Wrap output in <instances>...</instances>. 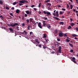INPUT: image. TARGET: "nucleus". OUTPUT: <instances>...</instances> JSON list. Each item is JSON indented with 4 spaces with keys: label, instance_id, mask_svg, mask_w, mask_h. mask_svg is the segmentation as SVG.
I'll return each mask as SVG.
<instances>
[{
    "label": "nucleus",
    "instance_id": "nucleus-1",
    "mask_svg": "<svg viewBox=\"0 0 78 78\" xmlns=\"http://www.w3.org/2000/svg\"><path fill=\"white\" fill-rule=\"evenodd\" d=\"M19 25V23H14L13 24H8V26H9L10 27H14L17 25Z\"/></svg>",
    "mask_w": 78,
    "mask_h": 78
},
{
    "label": "nucleus",
    "instance_id": "nucleus-2",
    "mask_svg": "<svg viewBox=\"0 0 78 78\" xmlns=\"http://www.w3.org/2000/svg\"><path fill=\"white\" fill-rule=\"evenodd\" d=\"M19 2L20 3H23V4H24L25 3H27L28 2L26 0H22V1H20Z\"/></svg>",
    "mask_w": 78,
    "mask_h": 78
},
{
    "label": "nucleus",
    "instance_id": "nucleus-3",
    "mask_svg": "<svg viewBox=\"0 0 78 78\" xmlns=\"http://www.w3.org/2000/svg\"><path fill=\"white\" fill-rule=\"evenodd\" d=\"M43 11L44 14H47L48 15H50L51 14V13H50V12H46L45 11Z\"/></svg>",
    "mask_w": 78,
    "mask_h": 78
},
{
    "label": "nucleus",
    "instance_id": "nucleus-4",
    "mask_svg": "<svg viewBox=\"0 0 78 78\" xmlns=\"http://www.w3.org/2000/svg\"><path fill=\"white\" fill-rule=\"evenodd\" d=\"M61 49H62V48H61V46H60L59 47V50H58V53H61Z\"/></svg>",
    "mask_w": 78,
    "mask_h": 78
},
{
    "label": "nucleus",
    "instance_id": "nucleus-5",
    "mask_svg": "<svg viewBox=\"0 0 78 78\" xmlns=\"http://www.w3.org/2000/svg\"><path fill=\"white\" fill-rule=\"evenodd\" d=\"M38 27H39L41 29H42V27L41 26V23H39L38 25Z\"/></svg>",
    "mask_w": 78,
    "mask_h": 78
},
{
    "label": "nucleus",
    "instance_id": "nucleus-6",
    "mask_svg": "<svg viewBox=\"0 0 78 78\" xmlns=\"http://www.w3.org/2000/svg\"><path fill=\"white\" fill-rule=\"evenodd\" d=\"M21 34L23 35V34L24 35V34H27V32H26V31L24 30L23 32L21 33Z\"/></svg>",
    "mask_w": 78,
    "mask_h": 78
},
{
    "label": "nucleus",
    "instance_id": "nucleus-7",
    "mask_svg": "<svg viewBox=\"0 0 78 78\" xmlns=\"http://www.w3.org/2000/svg\"><path fill=\"white\" fill-rule=\"evenodd\" d=\"M56 16L57 17H59V12H58V11H56Z\"/></svg>",
    "mask_w": 78,
    "mask_h": 78
},
{
    "label": "nucleus",
    "instance_id": "nucleus-8",
    "mask_svg": "<svg viewBox=\"0 0 78 78\" xmlns=\"http://www.w3.org/2000/svg\"><path fill=\"white\" fill-rule=\"evenodd\" d=\"M26 12L27 13V14H30L31 15V12H30L29 11H27Z\"/></svg>",
    "mask_w": 78,
    "mask_h": 78
},
{
    "label": "nucleus",
    "instance_id": "nucleus-9",
    "mask_svg": "<svg viewBox=\"0 0 78 78\" xmlns=\"http://www.w3.org/2000/svg\"><path fill=\"white\" fill-rule=\"evenodd\" d=\"M20 12V11L18 9H16V13H17V14H19V12Z\"/></svg>",
    "mask_w": 78,
    "mask_h": 78
},
{
    "label": "nucleus",
    "instance_id": "nucleus-10",
    "mask_svg": "<svg viewBox=\"0 0 78 78\" xmlns=\"http://www.w3.org/2000/svg\"><path fill=\"white\" fill-rule=\"evenodd\" d=\"M34 41L37 43V44H40V42H39V40L37 39H36L34 40Z\"/></svg>",
    "mask_w": 78,
    "mask_h": 78
},
{
    "label": "nucleus",
    "instance_id": "nucleus-11",
    "mask_svg": "<svg viewBox=\"0 0 78 78\" xmlns=\"http://www.w3.org/2000/svg\"><path fill=\"white\" fill-rule=\"evenodd\" d=\"M63 33H59V36H60V37H62L63 36Z\"/></svg>",
    "mask_w": 78,
    "mask_h": 78
},
{
    "label": "nucleus",
    "instance_id": "nucleus-12",
    "mask_svg": "<svg viewBox=\"0 0 78 78\" xmlns=\"http://www.w3.org/2000/svg\"><path fill=\"white\" fill-rule=\"evenodd\" d=\"M9 30L11 32H12V33H14V31H14V30L12 29V28H9Z\"/></svg>",
    "mask_w": 78,
    "mask_h": 78
},
{
    "label": "nucleus",
    "instance_id": "nucleus-13",
    "mask_svg": "<svg viewBox=\"0 0 78 78\" xmlns=\"http://www.w3.org/2000/svg\"><path fill=\"white\" fill-rule=\"evenodd\" d=\"M46 27L48 28H51V26L49 24H47Z\"/></svg>",
    "mask_w": 78,
    "mask_h": 78
},
{
    "label": "nucleus",
    "instance_id": "nucleus-14",
    "mask_svg": "<svg viewBox=\"0 0 78 78\" xmlns=\"http://www.w3.org/2000/svg\"><path fill=\"white\" fill-rule=\"evenodd\" d=\"M43 37L44 38H47V34H43Z\"/></svg>",
    "mask_w": 78,
    "mask_h": 78
},
{
    "label": "nucleus",
    "instance_id": "nucleus-15",
    "mask_svg": "<svg viewBox=\"0 0 78 78\" xmlns=\"http://www.w3.org/2000/svg\"><path fill=\"white\" fill-rule=\"evenodd\" d=\"M47 25V24L46 23H43V27H46V26Z\"/></svg>",
    "mask_w": 78,
    "mask_h": 78
},
{
    "label": "nucleus",
    "instance_id": "nucleus-16",
    "mask_svg": "<svg viewBox=\"0 0 78 78\" xmlns=\"http://www.w3.org/2000/svg\"><path fill=\"white\" fill-rule=\"evenodd\" d=\"M31 27V25H28V27H27L28 30H30Z\"/></svg>",
    "mask_w": 78,
    "mask_h": 78
},
{
    "label": "nucleus",
    "instance_id": "nucleus-17",
    "mask_svg": "<svg viewBox=\"0 0 78 78\" xmlns=\"http://www.w3.org/2000/svg\"><path fill=\"white\" fill-rule=\"evenodd\" d=\"M69 45H70V46H71V47H72V48H73V44H72L71 43H69Z\"/></svg>",
    "mask_w": 78,
    "mask_h": 78
},
{
    "label": "nucleus",
    "instance_id": "nucleus-18",
    "mask_svg": "<svg viewBox=\"0 0 78 78\" xmlns=\"http://www.w3.org/2000/svg\"><path fill=\"white\" fill-rule=\"evenodd\" d=\"M17 3H18V2H15L13 3L12 5H16Z\"/></svg>",
    "mask_w": 78,
    "mask_h": 78
},
{
    "label": "nucleus",
    "instance_id": "nucleus-19",
    "mask_svg": "<svg viewBox=\"0 0 78 78\" xmlns=\"http://www.w3.org/2000/svg\"><path fill=\"white\" fill-rule=\"evenodd\" d=\"M72 36H73V37H76V36H78L76 34H74L72 35Z\"/></svg>",
    "mask_w": 78,
    "mask_h": 78
},
{
    "label": "nucleus",
    "instance_id": "nucleus-20",
    "mask_svg": "<svg viewBox=\"0 0 78 78\" xmlns=\"http://www.w3.org/2000/svg\"><path fill=\"white\" fill-rule=\"evenodd\" d=\"M59 24H60V25H64V22H60L59 23Z\"/></svg>",
    "mask_w": 78,
    "mask_h": 78
},
{
    "label": "nucleus",
    "instance_id": "nucleus-21",
    "mask_svg": "<svg viewBox=\"0 0 78 78\" xmlns=\"http://www.w3.org/2000/svg\"><path fill=\"white\" fill-rule=\"evenodd\" d=\"M66 34H63V35L64 36V37H67V35H66Z\"/></svg>",
    "mask_w": 78,
    "mask_h": 78
},
{
    "label": "nucleus",
    "instance_id": "nucleus-22",
    "mask_svg": "<svg viewBox=\"0 0 78 78\" xmlns=\"http://www.w3.org/2000/svg\"><path fill=\"white\" fill-rule=\"evenodd\" d=\"M59 14L60 15H62V14H63L62 12L61 11H60Z\"/></svg>",
    "mask_w": 78,
    "mask_h": 78
},
{
    "label": "nucleus",
    "instance_id": "nucleus-23",
    "mask_svg": "<svg viewBox=\"0 0 78 78\" xmlns=\"http://www.w3.org/2000/svg\"><path fill=\"white\" fill-rule=\"evenodd\" d=\"M71 25L72 27H73V26L75 25V24H74V23H72L71 24Z\"/></svg>",
    "mask_w": 78,
    "mask_h": 78
},
{
    "label": "nucleus",
    "instance_id": "nucleus-24",
    "mask_svg": "<svg viewBox=\"0 0 78 78\" xmlns=\"http://www.w3.org/2000/svg\"><path fill=\"white\" fill-rule=\"evenodd\" d=\"M47 6H51V4H50L48 3L47 4Z\"/></svg>",
    "mask_w": 78,
    "mask_h": 78
},
{
    "label": "nucleus",
    "instance_id": "nucleus-25",
    "mask_svg": "<svg viewBox=\"0 0 78 78\" xmlns=\"http://www.w3.org/2000/svg\"><path fill=\"white\" fill-rule=\"evenodd\" d=\"M50 2V0H46L45 1V2L46 3H48V2Z\"/></svg>",
    "mask_w": 78,
    "mask_h": 78
},
{
    "label": "nucleus",
    "instance_id": "nucleus-26",
    "mask_svg": "<svg viewBox=\"0 0 78 78\" xmlns=\"http://www.w3.org/2000/svg\"><path fill=\"white\" fill-rule=\"evenodd\" d=\"M70 7L71 9H72V8H73V5H70Z\"/></svg>",
    "mask_w": 78,
    "mask_h": 78
},
{
    "label": "nucleus",
    "instance_id": "nucleus-27",
    "mask_svg": "<svg viewBox=\"0 0 78 78\" xmlns=\"http://www.w3.org/2000/svg\"><path fill=\"white\" fill-rule=\"evenodd\" d=\"M43 48H44V50H45V49H46V48H47V47L45 46H44V45L43 46Z\"/></svg>",
    "mask_w": 78,
    "mask_h": 78
},
{
    "label": "nucleus",
    "instance_id": "nucleus-28",
    "mask_svg": "<svg viewBox=\"0 0 78 78\" xmlns=\"http://www.w3.org/2000/svg\"><path fill=\"white\" fill-rule=\"evenodd\" d=\"M54 19H55L57 20H59V18H57V17H55Z\"/></svg>",
    "mask_w": 78,
    "mask_h": 78
},
{
    "label": "nucleus",
    "instance_id": "nucleus-29",
    "mask_svg": "<svg viewBox=\"0 0 78 78\" xmlns=\"http://www.w3.org/2000/svg\"><path fill=\"white\" fill-rule=\"evenodd\" d=\"M71 61H73V62H74L75 64H77V63L76 62V61H75V60H71Z\"/></svg>",
    "mask_w": 78,
    "mask_h": 78
},
{
    "label": "nucleus",
    "instance_id": "nucleus-30",
    "mask_svg": "<svg viewBox=\"0 0 78 78\" xmlns=\"http://www.w3.org/2000/svg\"><path fill=\"white\" fill-rule=\"evenodd\" d=\"M0 4L1 5H3V2L2 0H0Z\"/></svg>",
    "mask_w": 78,
    "mask_h": 78
},
{
    "label": "nucleus",
    "instance_id": "nucleus-31",
    "mask_svg": "<svg viewBox=\"0 0 78 78\" xmlns=\"http://www.w3.org/2000/svg\"><path fill=\"white\" fill-rule=\"evenodd\" d=\"M27 23H30V21H29V20L27 19L26 20Z\"/></svg>",
    "mask_w": 78,
    "mask_h": 78
},
{
    "label": "nucleus",
    "instance_id": "nucleus-32",
    "mask_svg": "<svg viewBox=\"0 0 78 78\" xmlns=\"http://www.w3.org/2000/svg\"><path fill=\"white\" fill-rule=\"evenodd\" d=\"M41 5V3H40L39 4V5H38L39 8H40Z\"/></svg>",
    "mask_w": 78,
    "mask_h": 78
},
{
    "label": "nucleus",
    "instance_id": "nucleus-33",
    "mask_svg": "<svg viewBox=\"0 0 78 78\" xmlns=\"http://www.w3.org/2000/svg\"><path fill=\"white\" fill-rule=\"evenodd\" d=\"M73 60H75V58L73 57L72 59H71V61H73Z\"/></svg>",
    "mask_w": 78,
    "mask_h": 78
},
{
    "label": "nucleus",
    "instance_id": "nucleus-34",
    "mask_svg": "<svg viewBox=\"0 0 78 78\" xmlns=\"http://www.w3.org/2000/svg\"><path fill=\"white\" fill-rule=\"evenodd\" d=\"M0 18L2 19H4V17H3V16H2V15H1L0 16Z\"/></svg>",
    "mask_w": 78,
    "mask_h": 78
},
{
    "label": "nucleus",
    "instance_id": "nucleus-35",
    "mask_svg": "<svg viewBox=\"0 0 78 78\" xmlns=\"http://www.w3.org/2000/svg\"><path fill=\"white\" fill-rule=\"evenodd\" d=\"M55 33L56 34L58 33V30H55Z\"/></svg>",
    "mask_w": 78,
    "mask_h": 78
},
{
    "label": "nucleus",
    "instance_id": "nucleus-36",
    "mask_svg": "<svg viewBox=\"0 0 78 78\" xmlns=\"http://www.w3.org/2000/svg\"><path fill=\"white\" fill-rule=\"evenodd\" d=\"M30 22H33V18H30Z\"/></svg>",
    "mask_w": 78,
    "mask_h": 78
},
{
    "label": "nucleus",
    "instance_id": "nucleus-37",
    "mask_svg": "<svg viewBox=\"0 0 78 78\" xmlns=\"http://www.w3.org/2000/svg\"><path fill=\"white\" fill-rule=\"evenodd\" d=\"M66 41H67V42H70V40L69 39H66Z\"/></svg>",
    "mask_w": 78,
    "mask_h": 78
},
{
    "label": "nucleus",
    "instance_id": "nucleus-38",
    "mask_svg": "<svg viewBox=\"0 0 78 78\" xmlns=\"http://www.w3.org/2000/svg\"><path fill=\"white\" fill-rule=\"evenodd\" d=\"M73 50L71 49L70 50V53H73Z\"/></svg>",
    "mask_w": 78,
    "mask_h": 78
},
{
    "label": "nucleus",
    "instance_id": "nucleus-39",
    "mask_svg": "<svg viewBox=\"0 0 78 78\" xmlns=\"http://www.w3.org/2000/svg\"><path fill=\"white\" fill-rule=\"evenodd\" d=\"M71 27L70 26H69V27H68V29H70Z\"/></svg>",
    "mask_w": 78,
    "mask_h": 78
},
{
    "label": "nucleus",
    "instance_id": "nucleus-40",
    "mask_svg": "<svg viewBox=\"0 0 78 78\" xmlns=\"http://www.w3.org/2000/svg\"><path fill=\"white\" fill-rule=\"evenodd\" d=\"M6 9L8 10L9 9V8L8 7V6H6Z\"/></svg>",
    "mask_w": 78,
    "mask_h": 78
},
{
    "label": "nucleus",
    "instance_id": "nucleus-41",
    "mask_svg": "<svg viewBox=\"0 0 78 78\" xmlns=\"http://www.w3.org/2000/svg\"><path fill=\"white\" fill-rule=\"evenodd\" d=\"M34 44H37V45L38 44V43H37L35 42L34 41Z\"/></svg>",
    "mask_w": 78,
    "mask_h": 78
},
{
    "label": "nucleus",
    "instance_id": "nucleus-42",
    "mask_svg": "<svg viewBox=\"0 0 78 78\" xmlns=\"http://www.w3.org/2000/svg\"><path fill=\"white\" fill-rule=\"evenodd\" d=\"M38 46H39V47H40V48H42V45L41 44L38 45Z\"/></svg>",
    "mask_w": 78,
    "mask_h": 78
},
{
    "label": "nucleus",
    "instance_id": "nucleus-43",
    "mask_svg": "<svg viewBox=\"0 0 78 78\" xmlns=\"http://www.w3.org/2000/svg\"><path fill=\"white\" fill-rule=\"evenodd\" d=\"M75 30L76 31H77L78 32V27H76L75 28Z\"/></svg>",
    "mask_w": 78,
    "mask_h": 78
},
{
    "label": "nucleus",
    "instance_id": "nucleus-44",
    "mask_svg": "<svg viewBox=\"0 0 78 78\" xmlns=\"http://www.w3.org/2000/svg\"><path fill=\"white\" fill-rule=\"evenodd\" d=\"M37 23L38 25V24L39 23H38V22H37L36 23H34V25L35 26H36L37 25Z\"/></svg>",
    "mask_w": 78,
    "mask_h": 78
},
{
    "label": "nucleus",
    "instance_id": "nucleus-45",
    "mask_svg": "<svg viewBox=\"0 0 78 78\" xmlns=\"http://www.w3.org/2000/svg\"><path fill=\"white\" fill-rule=\"evenodd\" d=\"M70 11H69L68 12H67V14H70Z\"/></svg>",
    "mask_w": 78,
    "mask_h": 78
},
{
    "label": "nucleus",
    "instance_id": "nucleus-46",
    "mask_svg": "<svg viewBox=\"0 0 78 78\" xmlns=\"http://www.w3.org/2000/svg\"><path fill=\"white\" fill-rule=\"evenodd\" d=\"M9 14L12 16H13V14H12V13H9Z\"/></svg>",
    "mask_w": 78,
    "mask_h": 78
},
{
    "label": "nucleus",
    "instance_id": "nucleus-47",
    "mask_svg": "<svg viewBox=\"0 0 78 78\" xmlns=\"http://www.w3.org/2000/svg\"><path fill=\"white\" fill-rule=\"evenodd\" d=\"M57 6L58 8H61V5H57Z\"/></svg>",
    "mask_w": 78,
    "mask_h": 78
},
{
    "label": "nucleus",
    "instance_id": "nucleus-48",
    "mask_svg": "<svg viewBox=\"0 0 78 78\" xmlns=\"http://www.w3.org/2000/svg\"><path fill=\"white\" fill-rule=\"evenodd\" d=\"M67 8H69V4H67Z\"/></svg>",
    "mask_w": 78,
    "mask_h": 78
},
{
    "label": "nucleus",
    "instance_id": "nucleus-49",
    "mask_svg": "<svg viewBox=\"0 0 78 78\" xmlns=\"http://www.w3.org/2000/svg\"><path fill=\"white\" fill-rule=\"evenodd\" d=\"M57 40L58 41H61V40H60L59 38H57Z\"/></svg>",
    "mask_w": 78,
    "mask_h": 78
},
{
    "label": "nucleus",
    "instance_id": "nucleus-50",
    "mask_svg": "<svg viewBox=\"0 0 78 78\" xmlns=\"http://www.w3.org/2000/svg\"><path fill=\"white\" fill-rule=\"evenodd\" d=\"M22 27H24L25 26V24L24 23H23L22 24Z\"/></svg>",
    "mask_w": 78,
    "mask_h": 78
},
{
    "label": "nucleus",
    "instance_id": "nucleus-51",
    "mask_svg": "<svg viewBox=\"0 0 78 78\" xmlns=\"http://www.w3.org/2000/svg\"><path fill=\"white\" fill-rule=\"evenodd\" d=\"M34 11H37V9L36 8H34Z\"/></svg>",
    "mask_w": 78,
    "mask_h": 78
},
{
    "label": "nucleus",
    "instance_id": "nucleus-52",
    "mask_svg": "<svg viewBox=\"0 0 78 78\" xmlns=\"http://www.w3.org/2000/svg\"><path fill=\"white\" fill-rule=\"evenodd\" d=\"M62 11H66V9H62Z\"/></svg>",
    "mask_w": 78,
    "mask_h": 78
},
{
    "label": "nucleus",
    "instance_id": "nucleus-53",
    "mask_svg": "<svg viewBox=\"0 0 78 78\" xmlns=\"http://www.w3.org/2000/svg\"><path fill=\"white\" fill-rule=\"evenodd\" d=\"M22 19H23V20H24V17H25V16H22Z\"/></svg>",
    "mask_w": 78,
    "mask_h": 78
},
{
    "label": "nucleus",
    "instance_id": "nucleus-54",
    "mask_svg": "<svg viewBox=\"0 0 78 78\" xmlns=\"http://www.w3.org/2000/svg\"><path fill=\"white\" fill-rule=\"evenodd\" d=\"M23 5V4H22V3H20L19 4V5H20V6H21L22 5Z\"/></svg>",
    "mask_w": 78,
    "mask_h": 78
},
{
    "label": "nucleus",
    "instance_id": "nucleus-55",
    "mask_svg": "<svg viewBox=\"0 0 78 78\" xmlns=\"http://www.w3.org/2000/svg\"><path fill=\"white\" fill-rule=\"evenodd\" d=\"M33 33L32 32H30V35H31V34H33Z\"/></svg>",
    "mask_w": 78,
    "mask_h": 78
},
{
    "label": "nucleus",
    "instance_id": "nucleus-56",
    "mask_svg": "<svg viewBox=\"0 0 78 78\" xmlns=\"http://www.w3.org/2000/svg\"><path fill=\"white\" fill-rule=\"evenodd\" d=\"M46 22V21H43V23H45Z\"/></svg>",
    "mask_w": 78,
    "mask_h": 78
},
{
    "label": "nucleus",
    "instance_id": "nucleus-57",
    "mask_svg": "<svg viewBox=\"0 0 78 78\" xmlns=\"http://www.w3.org/2000/svg\"><path fill=\"white\" fill-rule=\"evenodd\" d=\"M31 8H33V7H34V5H33L31 6Z\"/></svg>",
    "mask_w": 78,
    "mask_h": 78
},
{
    "label": "nucleus",
    "instance_id": "nucleus-58",
    "mask_svg": "<svg viewBox=\"0 0 78 78\" xmlns=\"http://www.w3.org/2000/svg\"><path fill=\"white\" fill-rule=\"evenodd\" d=\"M74 39H76V40H78V38H77L76 37H75Z\"/></svg>",
    "mask_w": 78,
    "mask_h": 78
},
{
    "label": "nucleus",
    "instance_id": "nucleus-59",
    "mask_svg": "<svg viewBox=\"0 0 78 78\" xmlns=\"http://www.w3.org/2000/svg\"><path fill=\"white\" fill-rule=\"evenodd\" d=\"M53 16H56V14H55V13H53Z\"/></svg>",
    "mask_w": 78,
    "mask_h": 78
},
{
    "label": "nucleus",
    "instance_id": "nucleus-60",
    "mask_svg": "<svg viewBox=\"0 0 78 78\" xmlns=\"http://www.w3.org/2000/svg\"><path fill=\"white\" fill-rule=\"evenodd\" d=\"M12 10H14V7H13L12 8Z\"/></svg>",
    "mask_w": 78,
    "mask_h": 78
},
{
    "label": "nucleus",
    "instance_id": "nucleus-61",
    "mask_svg": "<svg viewBox=\"0 0 78 78\" xmlns=\"http://www.w3.org/2000/svg\"><path fill=\"white\" fill-rule=\"evenodd\" d=\"M54 35L55 36H58V34H54Z\"/></svg>",
    "mask_w": 78,
    "mask_h": 78
},
{
    "label": "nucleus",
    "instance_id": "nucleus-62",
    "mask_svg": "<svg viewBox=\"0 0 78 78\" xmlns=\"http://www.w3.org/2000/svg\"><path fill=\"white\" fill-rule=\"evenodd\" d=\"M27 14H25V17H27Z\"/></svg>",
    "mask_w": 78,
    "mask_h": 78
},
{
    "label": "nucleus",
    "instance_id": "nucleus-63",
    "mask_svg": "<svg viewBox=\"0 0 78 78\" xmlns=\"http://www.w3.org/2000/svg\"><path fill=\"white\" fill-rule=\"evenodd\" d=\"M56 43H57V44H60V43L58 42V41H57V42H56Z\"/></svg>",
    "mask_w": 78,
    "mask_h": 78
},
{
    "label": "nucleus",
    "instance_id": "nucleus-64",
    "mask_svg": "<svg viewBox=\"0 0 78 78\" xmlns=\"http://www.w3.org/2000/svg\"><path fill=\"white\" fill-rule=\"evenodd\" d=\"M38 14H41V12H38Z\"/></svg>",
    "mask_w": 78,
    "mask_h": 78
}]
</instances>
